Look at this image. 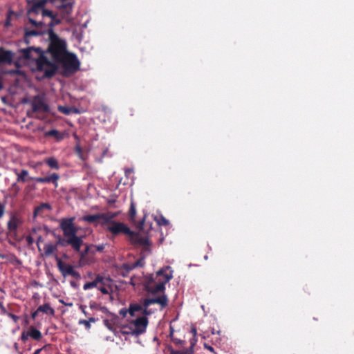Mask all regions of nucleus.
<instances>
[{
	"instance_id": "obj_36",
	"label": "nucleus",
	"mask_w": 354,
	"mask_h": 354,
	"mask_svg": "<svg viewBox=\"0 0 354 354\" xmlns=\"http://www.w3.org/2000/svg\"><path fill=\"white\" fill-rule=\"evenodd\" d=\"M79 324L81 325H84L87 329H89L91 328L89 321L82 319L79 321Z\"/></svg>"
},
{
	"instance_id": "obj_47",
	"label": "nucleus",
	"mask_w": 354,
	"mask_h": 354,
	"mask_svg": "<svg viewBox=\"0 0 354 354\" xmlns=\"http://www.w3.org/2000/svg\"><path fill=\"white\" fill-rule=\"evenodd\" d=\"M104 324L109 329H111V325L109 324L108 321H105Z\"/></svg>"
},
{
	"instance_id": "obj_48",
	"label": "nucleus",
	"mask_w": 354,
	"mask_h": 354,
	"mask_svg": "<svg viewBox=\"0 0 354 354\" xmlns=\"http://www.w3.org/2000/svg\"><path fill=\"white\" fill-rule=\"evenodd\" d=\"M11 317L15 321L17 322V320L18 319V317L16 316V315H11Z\"/></svg>"
},
{
	"instance_id": "obj_34",
	"label": "nucleus",
	"mask_w": 354,
	"mask_h": 354,
	"mask_svg": "<svg viewBox=\"0 0 354 354\" xmlns=\"http://www.w3.org/2000/svg\"><path fill=\"white\" fill-rule=\"evenodd\" d=\"M28 21L35 28H39V27L41 26V25L43 24L41 21L38 22L36 20H35L30 17L28 19Z\"/></svg>"
},
{
	"instance_id": "obj_28",
	"label": "nucleus",
	"mask_w": 354,
	"mask_h": 354,
	"mask_svg": "<svg viewBox=\"0 0 354 354\" xmlns=\"http://www.w3.org/2000/svg\"><path fill=\"white\" fill-rule=\"evenodd\" d=\"M39 35V32L37 30H28L27 28H25V37L26 38H28V37H32V36H36V35Z\"/></svg>"
},
{
	"instance_id": "obj_32",
	"label": "nucleus",
	"mask_w": 354,
	"mask_h": 354,
	"mask_svg": "<svg viewBox=\"0 0 354 354\" xmlns=\"http://www.w3.org/2000/svg\"><path fill=\"white\" fill-rule=\"evenodd\" d=\"M40 12H41V9H39L33 4L32 8L28 10V15H30L32 13L38 15Z\"/></svg>"
},
{
	"instance_id": "obj_39",
	"label": "nucleus",
	"mask_w": 354,
	"mask_h": 354,
	"mask_svg": "<svg viewBox=\"0 0 354 354\" xmlns=\"http://www.w3.org/2000/svg\"><path fill=\"white\" fill-rule=\"evenodd\" d=\"M4 214V207L0 203V218L3 216Z\"/></svg>"
},
{
	"instance_id": "obj_7",
	"label": "nucleus",
	"mask_w": 354,
	"mask_h": 354,
	"mask_svg": "<svg viewBox=\"0 0 354 354\" xmlns=\"http://www.w3.org/2000/svg\"><path fill=\"white\" fill-rule=\"evenodd\" d=\"M106 229L113 234L123 233L128 235L131 232L130 229L124 223L119 222H108L105 226Z\"/></svg>"
},
{
	"instance_id": "obj_33",
	"label": "nucleus",
	"mask_w": 354,
	"mask_h": 354,
	"mask_svg": "<svg viewBox=\"0 0 354 354\" xmlns=\"http://www.w3.org/2000/svg\"><path fill=\"white\" fill-rule=\"evenodd\" d=\"M115 214L112 213H107L105 214H101V218L105 220V221H109L115 217Z\"/></svg>"
},
{
	"instance_id": "obj_18",
	"label": "nucleus",
	"mask_w": 354,
	"mask_h": 354,
	"mask_svg": "<svg viewBox=\"0 0 354 354\" xmlns=\"http://www.w3.org/2000/svg\"><path fill=\"white\" fill-rule=\"evenodd\" d=\"M165 270H160L158 271V273L160 274V281H162L163 286H165V283H167L172 277L171 274L165 273Z\"/></svg>"
},
{
	"instance_id": "obj_50",
	"label": "nucleus",
	"mask_w": 354,
	"mask_h": 354,
	"mask_svg": "<svg viewBox=\"0 0 354 354\" xmlns=\"http://www.w3.org/2000/svg\"><path fill=\"white\" fill-rule=\"evenodd\" d=\"M88 321H89V323H91V322H95V318H93V317H91V318H89V319H88Z\"/></svg>"
},
{
	"instance_id": "obj_51",
	"label": "nucleus",
	"mask_w": 354,
	"mask_h": 354,
	"mask_svg": "<svg viewBox=\"0 0 354 354\" xmlns=\"http://www.w3.org/2000/svg\"><path fill=\"white\" fill-rule=\"evenodd\" d=\"M122 333H123L124 334H129V335H131V333H130V328L129 329V330L123 331Z\"/></svg>"
},
{
	"instance_id": "obj_15",
	"label": "nucleus",
	"mask_w": 354,
	"mask_h": 354,
	"mask_svg": "<svg viewBox=\"0 0 354 354\" xmlns=\"http://www.w3.org/2000/svg\"><path fill=\"white\" fill-rule=\"evenodd\" d=\"M60 270L63 272L64 275L69 274V275H71V276H73V277H75V278H79L80 277L79 273L74 270V268H73V267L72 266L68 265V266H66L64 268L60 267Z\"/></svg>"
},
{
	"instance_id": "obj_46",
	"label": "nucleus",
	"mask_w": 354,
	"mask_h": 354,
	"mask_svg": "<svg viewBox=\"0 0 354 354\" xmlns=\"http://www.w3.org/2000/svg\"><path fill=\"white\" fill-rule=\"evenodd\" d=\"M39 311H37V310L35 312H34V313L32 314V317L33 319H35V317H37V314H38V313H39Z\"/></svg>"
},
{
	"instance_id": "obj_9",
	"label": "nucleus",
	"mask_w": 354,
	"mask_h": 354,
	"mask_svg": "<svg viewBox=\"0 0 354 354\" xmlns=\"http://www.w3.org/2000/svg\"><path fill=\"white\" fill-rule=\"evenodd\" d=\"M109 283H111V279L110 278L97 275L94 281L86 283L84 285V289L88 290L95 287L98 288L99 285L108 286Z\"/></svg>"
},
{
	"instance_id": "obj_53",
	"label": "nucleus",
	"mask_w": 354,
	"mask_h": 354,
	"mask_svg": "<svg viewBox=\"0 0 354 354\" xmlns=\"http://www.w3.org/2000/svg\"><path fill=\"white\" fill-rule=\"evenodd\" d=\"M21 338H22L24 340H26V339H27V337H26V336H25V335H24V334H23V335H22V336H21Z\"/></svg>"
},
{
	"instance_id": "obj_45",
	"label": "nucleus",
	"mask_w": 354,
	"mask_h": 354,
	"mask_svg": "<svg viewBox=\"0 0 354 354\" xmlns=\"http://www.w3.org/2000/svg\"><path fill=\"white\" fill-rule=\"evenodd\" d=\"M41 241H42V238L41 236H39L37 239V245H39V242H41ZM38 249L39 251L41 250L39 246H38Z\"/></svg>"
},
{
	"instance_id": "obj_3",
	"label": "nucleus",
	"mask_w": 354,
	"mask_h": 354,
	"mask_svg": "<svg viewBox=\"0 0 354 354\" xmlns=\"http://www.w3.org/2000/svg\"><path fill=\"white\" fill-rule=\"evenodd\" d=\"M21 56L26 59L36 60L38 70L44 73V76L50 77L57 71V65L41 53L39 48L30 47L20 50Z\"/></svg>"
},
{
	"instance_id": "obj_23",
	"label": "nucleus",
	"mask_w": 354,
	"mask_h": 354,
	"mask_svg": "<svg viewBox=\"0 0 354 354\" xmlns=\"http://www.w3.org/2000/svg\"><path fill=\"white\" fill-rule=\"evenodd\" d=\"M59 9L64 15H68L72 11V5L71 3H63L59 6Z\"/></svg>"
},
{
	"instance_id": "obj_13",
	"label": "nucleus",
	"mask_w": 354,
	"mask_h": 354,
	"mask_svg": "<svg viewBox=\"0 0 354 354\" xmlns=\"http://www.w3.org/2000/svg\"><path fill=\"white\" fill-rule=\"evenodd\" d=\"M59 176L57 174H53L52 175L44 178H35V180L38 183H57L59 179Z\"/></svg>"
},
{
	"instance_id": "obj_8",
	"label": "nucleus",
	"mask_w": 354,
	"mask_h": 354,
	"mask_svg": "<svg viewBox=\"0 0 354 354\" xmlns=\"http://www.w3.org/2000/svg\"><path fill=\"white\" fill-rule=\"evenodd\" d=\"M32 111L35 113H45L49 111V106L46 103L44 96L37 95L32 101Z\"/></svg>"
},
{
	"instance_id": "obj_52",
	"label": "nucleus",
	"mask_w": 354,
	"mask_h": 354,
	"mask_svg": "<svg viewBox=\"0 0 354 354\" xmlns=\"http://www.w3.org/2000/svg\"><path fill=\"white\" fill-rule=\"evenodd\" d=\"M132 171H133L132 169H129L126 170V174H127L129 173H131Z\"/></svg>"
},
{
	"instance_id": "obj_29",
	"label": "nucleus",
	"mask_w": 354,
	"mask_h": 354,
	"mask_svg": "<svg viewBox=\"0 0 354 354\" xmlns=\"http://www.w3.org/2000/svg\"><path fill=\"white\" fill-rule=\"evenodd\" d=\"M136 214V207L134 205V203L131 202V207L129 209V216L131 220H133Z\"/></svg>"
},
{
	"instance_id": "obj_17",
	"label": "nucleus",
	"mask_w": 354,
	"mask_h": 354,
	"mask_svg": "<svg viewBox=\"0 0 354 354\" xmlns=\"http://www.w3.org/2000/svg\"><path fill=\"white\" fill-rule=\"evenodd\" d=\"M37 311L42 312L47 315H53L55 314V310L52 308L48 304H46L41 305L38 307Z\"/></svg>"
},
{
	"instance_id": "obj_24",
	"label": "nucleus",
	"mask_w": 354,
	"mask_h": 354,
	"mask_svg": "<svg viewBox=\"0 0 354 354\" xmlns=\"http://www.w3.org/2000/svg\"><path fill=\"white\" fill-rule=\"evenodd\" d=\"M46 163L48 165V166L53 169H58L59 165L58 162L56 159L54 158H50L46 160Z\"/></svg>"
},
{
	"instance_id": "obj_56",
	"label": "nucleus",
	"mask_w": 354,
	"mask_h": 354,
	"mask_svg": "<svg viewBox=\"0 0 354 354\" xmlns=\"http://www.w3.org/2000/svg\"><path fill=\"white\" fill-rule=\"evenodd\" d=\"M57 261H58V264L59 265L61 263V260L57 259Z\"/></svg>"
},
{
	"instance_id": "obj_11",
	"label": "nucleus",
	"mask_w": 354,
	"mask_h": 354,
	"mask_svg": "<svg viewBox=\"0 0 354 354\" xmlns=\"http://www.w3.org/2000/svg\"><path fill=\"white\" fill-rule=\"evenodd\" d=\"M12 62V54L9 50L0 48V64L2 63L10 64Z\"/></svg>"
},
{
	"instance_id": "obj_14",
	"label": "nucleus",
	"mask_w": 354,
	"mask_h": 354,
	"mask_svg": "<svg viewBox=\"0 0 354 354\" xmlns=\"http://www.w3.org/2000/svg\"><path fill=\"white\" fill-rule=\"evenodd\" d=\"M104 248L103 245L93 246V245H86V249L84 251L81 252L82 257H84L87 254L91 252L94 253L95 250L102 251Z\"/></svg>"
},
{
	"instance_id": "obj_54",
	"label": "nucleus",
	"mask_w": 354,
	"mask_h": 354,
	"mask_svg": "<svg viewBox=\"0 0 354 354\" xmlns=\"http://www.w3.org/2000/svg\"><path fill=\"white\" fill-rule=\"evenodd\" d=\"M207 348L211 351H213V348L212 346H207Z\"/></svg>"
},
{
	"instance_id": "obj_25",
	"label": "nucleus",
	"mask_w": 354,
	"mask_h": 354,
	"mask_svg": "<svg viewBox=\"0 0 354 354\" xmlns=\"http://www.w3.org/2000/svg\"><path fill=\"white\" fill-rule=\"evenodd\" d=\"M142 310V306L138 304L131 305L129 312L131 316L134 315L135 312Z\"/></svg>"
},
{
	"instance_id": "obj_21",
	"label": "nucleus",
	"mask_w": 354,
	"mask_h": 354,
	"mask_svg": "<svg viewBox=\"0 0 354 354\" xmlns=\"http://www.w3.org/2000/svg\"><path fill=\"white\" fill-rule=\"evenodd\" d=\"M101 219V214L88 215L83 217V220L89 223H94Z\"/></svg>"
},
{
	"instance_id": "obj_40",
	"label": "nucleus",
	"mask_w": 354,
	"mask_h": 354,
	"mask_svg": "<svg viewBox=\"0 0 354 354\" xmlns=\"http://www.w3.org/2000/svg\"><path fill=\"white\" fill-rule=\"evenodd\" d=\"M53 19V21L52 22L50 23V26H54L55 24H58L59 23V20H57V19H55L54 17L52 18Z\"/></svg>"
},
{
	"instance_id": "obj_57",
	"label": "nucleus",
	"mask_w": 354,
	"mask_h": 354,
	"mask_svg": "<svg viewBox=\"0 0 354 354\" xmlns=\"http://www.w3.org/2000/svg\"><path fill=\"white\" fill-rule=\"evenodd\" d=\"M173 354H180V353L178 352H176V353H173Z\"/></svg>"
},
{
	"instance_id": "obj_4",
	"label": "nucleus",
	"mask_w": 354,
	"mask_h": 354,
	"mask_svg": "<svg viewBox=\"0 0 354 354\" xmlns=\"http://www.w3.org/2000/svg\"><path fill=\"white\" fill-rule=\"evenodd\" d=\"M160 274L158 272L155 274L147 277L145 288L147 290L153 294L162 292L165 290L162 281H160Z\"/></svg>"
},
{
	"instance_id": "obj_42",
	"label": "nucleus",
	"mask_w": 354,
	"mask_h": 354,
	"mask_svg": "<svg viewBox=\"0 0 354 354\" xmlns=\"http://www.w3.org/2000/svg\"><path fill=\"white\" fill-rule=\"evenodd\" d=\"M16 13L14 11L10 10L8 15V18H11L12 15H15Z\"/></svg>"
},
{
	"instance_id": "obj_5",
	"label": "nucleus",
	"mask_w": 354,
	"mask_h": 354,
	"mask_svg": "<svg viewBox=\"0 0 354 354\" xmlns=\"http://www.w3.org/2000/svg\"><path fill=\"white\" fill-rule=\"evenodd\" d=\"M128 236L132 244L142 248V253L150 251L151 243L147 236H142L139 233H135L132 231L129 233Z\"/></svg>"
},
{
	"instance_id": "obj_26",
	"label": "nucleus",
	"mask_w": 354,
	"mask_h": 354,
	"mask_svg": "<svg viewBox=\"0 0 354 354\" xmlns=\"http://www.w3.org/2000/svg\"><path fill=\"white\" fill-rule=\"evenodd\" d=\"M98 289L104 295L109 294L111 290V283L107 286L99 285Z\"/></svg>"
},
{
	"instance_id": "obj_12",
	"label": "nucleus",
	"mask_w": 354,
	"mask_h": 354,
	"mask_svg": "<svg viewBox=\"0 0 354 354\" xmlns=\"http://www.w3.org/2000/svg\"><path fill=\"white\" fill-rule=\"evenodd\" d=\"M57 245L51 243H46L44 246V252L41 254L44 257H50L57 251Z\"/></svg>"
},
{
	"instance_id": "obj_31",
	"label": "nucleus",
	"mask_w": 354,
	"mask_h": 354,
	"mask_svg": "<svg viewBox=\"0 0 354 354\" xmlns=\"http://www.w3.org/2000/svg\"><path fill=\"white\" fill-rule=\"evenodd\" d=\"M157 223L160 225H167L169 222L167 220L164 216H160V217L156 220Z\"/></svg>"
},
{
	"instance_id": "obj_37",
	"label": "nucleus",
	"mask_w": 354,
	"mask_h": 354,
	"mask_svg": "<svg viewBox=\"0 0 354 354\" xmlns=\"http://www.w3.org/2000/svg\"><path fill=\"white\" fill-rule=\"evenodd\" d=\"M59 110L64 113V114H69L70 113V109L66 106H59Z\"/></svg>"
},
{
	"instance_id": "obj_16",
	"label": "nucleus",
	"mask_w": 354,
	"mask_h": 354,
	"mask_svg": "<svg viewBox=\"0 0 354 354\" xmlns=\"http://www.w3.org/2000/svg\"><path fill=\"white\" fill-rule=\"evenodd\" d=\"M17 175V181L25 183L26 181L33 180L32 177H29L27 170L23 169L20 173H16Z\"/></svg>"
},
{
	"instance_id": "obj_41",
	"label": "nucleus",
	"mask_w": 354,
	"mask_h": 354,
	"mask_svg": "<svg viewBox=\"0 0 354 354\" xmlns=\"http://www.w3.org/2000/svg\"><path fill=\"white\" fill-rule=\"evenodd\" d=\"M26 240H27V242L28 243V244H30V245L33 243V239L31 236H28L26 238Z\"/></svg>"
},
{
	"instance_id": "obj_6",
	"label": "nucleus",
	"mask_w": 354,
	"mask_h": 354,
	"mask_svg": "<svg viewBox=\"0 0 354 354\" xmlns=\"http://www.w3.org/2000/svg\"><path fill=\"white\" fill-rule=\"evenodd\" d=\"M148 324V319L145 317H138L131 322L130 327L131 335L138 336L145 332Z\"/></svg>"
},
{
	"instance_id": "obj_43",
	"label": "nucleus",
	"mask_w": 354,
	"mask_h": 354,
	"mask_svg": "<svg viewBox=\"0 0 354 354\" xmlns=\"http://www.w3.org/2000/svg\"><path fill=\"white\" fill-rule=\"evenodd\" d=\"M131 266H132V264H126V265H124V268L128 270H131L133 269V268H130Z\"/></svg>"
},
{
	"instance_id": "obj_55",
	"label": "nucleus",
	"mask_w": 354,
	"mask_h": 354,
	"mask_svg": "<svg viewBox=\"0 0 354 354\" xmlns=\"http://www.w3.org/2000/svg\"><path fill=\"white\" fill-rule=\"evenodd\" d=\"M40 350H37L34 354H38L39 353Z\"/></svg>"
},
{
	"instance_id": "obj_44",
	"label": "nucleus",
	"mask_w": 354,
	"mask_h": 354,
	"mask_svg": "<svg viewBox=\"0 0 354 354\" xmlns=\"http://www.w3.org/2000/svg\"><path fill=\"white\" fill-rule=\"evenodd\" d=\"M10 19H11V18H8V17H7V20H6V26H10Z\"/></svg>"
},
{
	"instance_id": "obj_49",
	"label": "nucleus",
	"mask_w": 354,
	"mask_h": 354,
	"mask_svg": "<svg viewBox=\"0 0 354 354\" xmlns=\"http://www.w3.org/2000/svg\"><path fill=\"white\" fill-rule=\"evenodd\" d=\"M192 333L195 336L196 335V329L195 328H192Z\"/></svg>"
},
{
	"instance_id": "obj_35",
	"label": "nucleus",
	"mask_w": 354,
	"mask_h": 354,
	"mask_svg": "<svg viewBox=\"0 0 354 354\" xmlns=\"http://www.w3.org/2000/svg\"><path fill=\"white\" fill-rule=\"evenodd\" d=\"M41 14L44 17L48 16L50 18H53L54 17L51 11L45 9L42 10Z\"/></svg>"
},
{
	"instance_id": "obj_1",
	"label": "nucleus",
	"mask_w": 354,
	"mask_h": 354,
	"mask_svg": "<svg viewBox=\"0 0 354 354\" xmlns=\"http://www.w3.org/2000/svg\"><path fill=\"white\" fill-rule=\"evenodd\" d=\"M50 44L48 53L52 58L51 63H55L58 66L61 65L64 69V75L74 73L80 68V62L74 54L66 51V45L64 40L52 30H48Z\"/></svg>"
},
{
	"instance_id": "obj_2",
	"label": "nucleus",
	"mask_w": 354,
	"mask_h": 354,
	"mask_svg": "<svg viewBox=\"0 0 354 354\" xmlns=\"http://www.w3.org/2000/svg\"><path fill=\"white\" fill-rule=\"evenodd\" d=\"M73 221L74 218H62L59 221V227L63 232L64 238L57 236L55 245L63 247L71 245L74 250L79 252L83 245V236H77V228Z\"/></svg>"
},
{
	"instance_id": "obj_27",
	"label": "nucleus",
	"mask_w": 354,
	"mask_h": 354,
	"mask_svg": "<svg viewBox=\"0 0 354 354\" xmlns=\"http://www.w3.org/2000/svg\"><path fill=\"white\" fill-rule=\"evenodd\" d=\"M145 258V255L142 252V257L139 260L136 261L135 263H132V266H131L130 268H135L136 267L142 266L144 264L143 260Z\"/></svg>"
},
{
	"instance_id": "obj_19",
	"label": "nucleus",
	"mask_w": 354,
	"mask_h": 354,
	"mask_svg": "<svg viewBox=\"0 0 354 354\" xmlns=\"http://www.w3.org/2000/svg\"><path fill=\"white\" fill-rule=\"evenodd\" d=\"M51 209L52 207L48 203H42L35 209L34 216L39 215L44 209L50 210Z\"/></svg>"
},
{
	"instance_id": "obj_22",
	"label": "nucleus",
	"mask_w": 354,
	"mask_h": 354,
	"mask_svg": "<svg viewBox=\"0 0 354 354\" xmlns=\"http://www.w3.org/2000/svg\"><path fill=\"white\" fill-rule=\"evenodd\" d=\"M18 224L17 218L12 217L8 223V227L10 231H14L17 229Z\"/></svg>"
},
{
	"instance_id": "obj_20",
	"label": "nucleus",
	"mask_w": 354,
	"mask_h": 354,
	"mask_svg": "<svg viewBox=\"0 0 354 354\" xmlns=\"http://www.w3.org/2000/svg\"><path fill=\"white\" fill-rule=\"evenodd\" d=\"M28 335H30L34 339H39L41 337V334L39 330L37 329L31 327L29 332L28 333Z\"/></svg>"
},
{
	"instance_id": "obj_30",
	"label": "nucleus",
	"mask_w": 354,
	"mask_h": 354,
	"mask_svg": "<svg viewBox=\"0 0 354 354\" xmlns=\"http://www.w3.org/2000/svg\"><path fill=\"white\" fill-rule=\"evenodd\" d=\"M46 0H38L34 3V5L39 8V9L44 10V6L46 3Z\"/></svg>"
},
{
	"instance_id": "obj_38",
	"label": "nucleus",
	"mask_w": 354,
	"mask_h": 354,
	"mask_svg": "<svg viewBox=\"0 0 354 354\" xmlns=\"http://www.w3.org/2000/svg\"><path fill=\"white\" fill-rule=\"evenodd\" d=\"M57 133H58L57 131H56V130H51V131H48L46 133V135H48V136H55Z\"/></svg>"
},
{
	"instance_id": "obj_10",
	"label": "nucleus",
	"mask_w": 354,
	"mask_h": 354,
	"mask_svg": "<svg viewBox=\"0 0 354 354\" xmlns=\"http://www.w3.org/2000/svg\"><path fill=\"white\" fill-rule=\"evenodd\" d=\"M152 304H158L161 305L162 307H165L167 304V298L166 296L163 295L161 297H159L158 298L155 299H147L144 302V306L145 308V313L147 315H149V313H147V308L149 306H150Z\"/></svg>"
}]
</instances>
